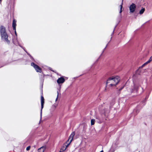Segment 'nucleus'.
Instances as JSON below:
<instances>
[{
	"mask_svg": "<svg viewBox=\"0 0 152 152\" xmlns=\"http://www.w3.org/2000/svg\"><path fill=\"white\" fill-rule=\"evenodd\" d=\"M120 80L119 77L118 76L109 77L107 80L106 85L110 83L109 86H115Z\"/></svg>",
	"mask_w": 152,
	"mask_h": 152,
	"instance_id": "obj_1",
	"label": "nucleus"
},
{
	"mask_svg": "<svg viewBox=\"0 0 152 152\" xmlns=\"http://www.w3.org/2000/svg\"><path fill=\"white\" fill-rule=\"evenodd\" d=\"M0 33L1 39L7 44H9L10 41L9 38H8V36L6 32L5 28L3 26L0 27Z\"/></svg>",
	"mask_w": 152,
	"mask_h": 152,
	"instance_id": "obj_2",
	"label": "nucleus"
},
{
	"mask_svg": "<svg viewBox=\"0 0 152 152\" xmlns=\"http://www.w3.org/2000/svg\"><path fill=\"white\" fill-rule=\"evenodd\" d=\"M31 65L33 66L35 69L36 71L37 72H41V68L39 67L38 66L35 64L34 63H32Z\"/></svg>",
	"mask_w": 152,
	"mask_h": 152,
	"instance_id": "obj_3",
	"label": "nucleus"
},
{
	"mask_svg": "<svg viewBox=\"0 0 152 152\" xmlns=\"http://www.w3.org/2000/svg\"><path fill=\"white\" fill-rule=\"evenodd\" d=\"M136 8V6L135 4L134 3H132V4H131L129 7L130 12H134Z\"/></svg>",
	"mask_w": 152,
	"mask_h": 152,
	"instance_id": "obj_4",
	"label": "nucleus"
},
{
	"mask_svg": "<svg viewBox=\"0 0 152 152\" xmlns=\"http://www.w3.org/2000/svg\"><path fill=\"white\" fill-rule=\"evenodd\" d=\"M41 110L40 115H41V118L42 114V109L43 107V105H44V98L43 96H41Z\"/></svg>",
	"mask_w": 152,
	"mask_h": 152,
	"instance_id": "obj_5",
	"label": "nucleus"
},
{
	"mask_svg": "<svg viewBox=\"0 0 152 152\" xmlns=\"http://www.w3.org/2000/svg\"><path fill=\"white\" fill-rule=\"evenodd\" d=\"M75 133L74 132H72V133L70 134L69 137V139L67 140V141L66 142L67 143H68L69 142V140H70L69 141H70V142H72L74 136L75 135Z\"/></svg>",
	"mask_w": 152,
	"mask_h": 152,
	"instance_id": "obj_6",
	"label": "nucleus"
},
{
	"mask_svg": "<svg viewBox=\"0 0 152 152\" xmlns=\"http://www.w3.org/2000/svg\"><path fill=\"white\" fill-rule=\"evenodd\" d=\"M65 81L64 78L62 77L59 78L57 80V82L58 84L62 83Z\"/></svg>",
	"mask_w": 152,
	"mask_h": 152,
	"instance_id": "obj_7",
	"label": "nucleus"
},
{
	"mask_svg": "<svg viewBox=\"0 0 152 152\" xmlns=\"http://www.w3.org/2000/svg\"><path fill=\"white\" fill-rule=\"evenodd\" d=\"M16 21L15 20H13L12 24V26L13 27V29L15 31V33L16 35V32L15 31L16 26Z\"/></svg>",
	"mask_w": 152,
	"mask_h": 152,
	"instance_id": "obj_8",
	"label": "nucleus"
},
{
	"mask_svg": "<svg viewBox=\"0 0 152 152\" xmlns=\"http://www.w3.org/2000/svg\"><path fill=\"white\" fill-rule=\"evenodd\" d=\"M46 149L45 146H43L38 149V152H44Z\"/></svg>",
	"mask_w": 152,
	"mask_h": 152,
	"instance_id": "obj_9",
	"label": "nucleus"
},
{
	"mask_svg": "<svg viewBox=\"0 0 152 152\" xmlns=\"http://www.w3.org/2000/svg\"><path fill=\"white\" fill-rule=\"evenodd\" d=\"M133 86V89H132V90L131 91V92H132L134 91H137L138 87V85L137 84H134Z\"/></svg>",
	"mask_w": 152,
	"mask_h": 152,
	"instance_id": "obj_10",
	"label": "nucleus"
},
{
	"mask_svg": "<svg viewBox=\"0 0 152 152\" xmlns=\"http://www.w3.org/2000/svg\"><path fill=\"white\" fill-rule=\"evenodd\" d=\"M123 0H122L121 4L120 6V10L119 13L121 14V13L122 12V7H123Z\"/></svg>",
	"mask_w": 152,
	"mask_h": 152,
	"instance_id": "obj_11",
	"label": "nucleus"
},
{
	"mask_svg": "<svg viewBox=\"0 0 152 152\" xmlns=\"http://www.w3.org/2000/svg\"><path fill=\"white\" fill-rule=\"evenodd\" d=\"M66 149V147H65L64 146H63L61 149H60V152H62L65 151Z\"/></svg>",
	"mask_w": 152,
	"mask_h": 152,
	"instance_id": "obj_12",
	"label": "nucleus"
},
{
	"mask_svg": "<svg viewBox=\"0 0 152 152\" xmlns=\"http://www.w3.org/2000/svg\"><path fill=\"white\" fill-rule=\"evenodd\" d=\"M145 9L144 8H142L141 10L140 11L139 13L140 14H142L145 11Z\"/></svg>",
	"mask_w": 152,
	"mask_h": 152,
	"instance_id": "obj_13",
	"label": "nucleus"
},
{
	"mask_svg": "<svg viewBox=\"0 0 152 152\" xmlns=\"http://www.w3.org/2000/svg\"><path fill=\"white\" fill-rule=\"evenodd\" d=\"M95 122V120L94 119H92L91 120V125H93L94 124Z\"/></svg>",
	"mask_w": 152,
	"mask_h": 152,
	"instance_id": "obj_14",
	"label": "nucleus"
},
{
	"mask_svg": "<svg viewBox=\"0 0 152 152\" xmlns=\"http://www.w3.org/2000/svg\"><path fill=\"white\" fill-rule=\"evenodd\" d=\"M71 143V142H70V141H69V142H68V143H67L66 142V143L67 144V145H66V144H64V146H65V147H66V148H67V147H68V146L70 144V143Z\"/></svg>",
	"mask_w": 152,
	"mask_h": 152,
	"instance_id": "obj_15",
	"label": "nucleus"
},
{
	"mask_svg": "<svg viewBox=\"0 0 152 152\" xmlns=\"http://www.w3.org/2000/svg\"><path fill=\"white\" fill-rule=\"evenodd\" d=\"M57 106V104H55L53 105L52 106V109H53V110H54L55 109V108Z\"/></svg>",
	"mask_w": 152,
	"mask_h": 152,
	"instance_id": "obj_16",
	"label": "nucleus"
},
{
	"mask_svg": "<svg viewBox=\"0 0 152 152\" xmlns=\"http://www.w3.org/2000/svg\"><path fill=\"white\" fill-rule=\"evenodd\" d=\"M30 148H31V147L30 146H28L26 148V150L29 151L30 150Z\"/></svg>",
	"mask_w": 152,
	"mask_h": 152,
	"instance_id": "obj_17",
	"label": "nucleus"
},
{
	"mask_svg": "<svg viewBox=\"0 0 152 152\" xmlns=\"http://www.w3.org/2000/svg\"><path fill=\"white\" fill-rule=\"evenodd\" d=\"M13 42L14 43L15 45H17L18 44V43L17 41V40H16V42H15L14 41H13Z\"/></svg>",
	"mask_w": 152,
	"mask_h": 152,
	"instance_id": "obj_18",
	"label": "nucleus"
},
{
	"mask_svg": "<svg viewBox=\"0 0 152 152\" xmlns=\"http://www.w3.org/2000/svg\"><path fill=\"white\" fill-rule=\"evenodd\" d=\"M58 91L57 92V97L56 99V101H57V100H58Z\"/></svg>",
	"mask_w": 152,
	"mask_h": 152,
	"instance_id": "obj_19",
	"label": "nucleus"
},
{
	"mask_svg": "<svg viewBox=\"0 0 152 152\" xmlns=\"http://www.w3.org/2000/svg\"><path fill=\"white\" fill-rule=\"evenodd\" d=\"M151 61L152 60V56L150 57L149 59Z\"/></svg>",
	"mask_w": 152,
	"mask_h": 152,
	"instance_id": "obj_20",
	"label": "nucleus"
},
{
	"mask_svg": "<svg viewBox=\"0 0 152 152\" xmlns=\"http://www.w3.org/2000/svg\"><path fill=\"white\" fill-rule=\"evenodd\" d=\"M147 64V63H146V62L144 64H143L142 65V66H144L145 65V64Z\"/></svg>",
	"mask_w": 152,
	"mask_h": 152,
	"instance_id": "obj_21",
	"label": "nucleus"
},
{
	"mask_svg": "<svg viewBox=\"0 0 152 152\" xmlns=\"http://www.w3.org/2000/svg\"><path fill=\"white\" fill-rule=\"evenodd\" d=\"M151 61H150V60H149L148 61V62L149 63Z\"/></svg>",
	"mask_w": 152,
	"mask_h": 152,
	"instance_id": "obj_22",
	"label": "nucleus"
},
{
	"mask_svg": "<svg viewBox=\"0 0 152 152\" xmlns=\"http://www.w3.org/2000/svg\"><path fill=\"white\" fill-rule=\"evenodd\" d=\"M151 61H150V60H149L148 61V62L149 63Z\"/></svg>",
	"mask_w": 152,
	"mask_h": 152,
	"instance_id": "obj_23",
	"label": "nucleus"
},
{
	"mask_svg": "<svg viewBox=\"0 0 152 152\" xmlns=\"http://www.w3.org/2000/svg\"><path fill=\"white\" fill-rule=\"evenodd\" d=\"M147 64H148V63H149L148 62V61L146 62Z\"/></svg>",
	"mask_w": 152,
	"mask_h": 152,
	"instance_id": "obj_24",
	"label": "nucleus"
},
{
	"mask_svg": "<svg viewBox=\"0 0 152 152\" xmlns=\"http://www.w3.org/2000/svg\"><path fill=\"white\" fill-rule=\"evenodd\" d=\"M100 152H103V151L102 150V151H100Z\"/></svg>",
	"mask_w": 152,
	"mask_h": 152,
	"instance_id": "obj_25",
	"label": "nucleus"
},
{
	"mask_svg": "<svg viewBox=\"0 0 152 152\" xmlns=\"http://www.w3.org/2000/svg\"><path fill=\"white\" fill-rule=\"evenodd\" d=\"M1 0H0V1H1Z\"/></svg>",
	"mask_w": 152,
	"mask_h": 152,
	"instance_id": "obj_26",
	"label": "nucleus"
}]
</instances>
